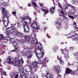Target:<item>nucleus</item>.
I'll return each instance as SVG.
<instances>
[{"label": "nucleus", "mask_w": 78, "mask_h": 78, "mask_svg": "<svg viewBox=\"0 0 78 78\" xmlns=\"http://www.w3.org/2000/svg\"><path fill=\"white\" fill-rule=\"evenodd\" d=\"M19 57H16L15 58V62L14 63L15 65L17 66L19 70V67H22L21 66L23 64V60L22 58H21L19 60Z\"/></svg>", "instance_id": "nucleus-1"}, {"label": "nucleus", "mask_w": 78, "mask_h": 78, "mask_svg": "<svg viewBox=\"0 0 78 78\" xmlns=\"http://www.w3.org/2000/svg\"><path fill=\"white\" fill-rule=\"evenodd\" d=\"M28 67V68H27L25 67H19V71L20 73H24V71H25L26 72H29L31 74V72H33L31 70V68H30V67L28 65H27Z\"/></svg>", "instance_id": "nucleus-2"}, {"label": "nucleus", "mask_w": 78, "mask_h": 78, "mask_svg": "<svg viewBox=\"0 0 78 78\" xmlns=\"http://www.w3.org/2000/svg\"><path fill=\"white\" fill-rule=\"evenodd\" d=\"M36 44V45L35 47V48L36 49L35 50V53H41V51H43L42 47L41 46V44L37 43Z\"/></svg>", "instance_id": "nucleus-3"}, {"label": "nucleus", "mask_w": 78, "mask_h": 78, "mask_svg": "<svg viewBox=\"0 0 78 78\" xmlns=\"http://www.w3.org/2000/svg\"><path fill=\"white\" fill-rule=\"evenodd\" d=\"M22 21L24 23L27 24V23H28L30 24L31 22V19L28 16H24L22 18Z\"/></svg>", "instance_id": "nucleus-4"}, {"label": "nucleus", "mask_w": 78, "mask_h": 78, "mask_svg": "<svg viewBox=\"0 0 78 78\" xmlns=\"http://www.w3.org/2000/svg\"><path fill=\"white\" fill-rule=\"evenodd\" d=\"M9 15V13H8L7 11L5 9V8L2 9V18H5L6 19H8V16Z\"/></svg>", "instance_id": "nucleus-5"}, {"label": "nucleus", "mask_w": 78, "mask_h": 78, "mask_svg": "<svg viewBox=\"0 0 78 78\" xmlns=\"http://www.w3.org/2000/svg\"><path fill=\"white\" fill-rule=\"evenodd\" d=\"M31 27L33 28H34L37 30H38L40 28L39 24L37 22L32 23L31 24Z\"/></svg>", "instance_id": "nucleus-6"}, {"label": "nucleus", "mask_w": 78, "mask_h": 78, "mask_svg": "<svg viewBox=\"0 0 78 78\" xmlns=\"http://www.w3.org/2000/svg\"><path fill=\"white\" fill-rule=\"evenodd\" d=\"M65 73L67 74L71 73V75H76V72L72 71L70 68L66 69Z\"/></svg>", "instance_id": "nucleus-7"}, {"label": "nucleus", "mask_w": 78, "mask_h": 78, "mask_svg": "<svg viewBox=\"0 0 78 78\" xmlns=\"http://www.w3.org/2000/svg\"><path fill=\"white\" fill-rule=\"evenodd\" d=\"M14 32V29L12 27H9L7 30V33L8 34H11Z\"/></svg>", "instance_id": "nucleus-8"}, {"label": "nucleus", "mask_w": 78, "mask_h": 78, "mask_svg": "<svg viewBox=\"0 0 78 78\" xmlns=\"http://www.w3.org/2000/svg\"><path fill=\"white\" fill-rule=\"evenodd\" d=\"M5 62L6 63H10V64H13L14 62V59L12 58H11L10 57H8Z\"/></svg>", "instance_id": "nucleus-9"}, {"label": "nucleus", "mask_w": 78, "mask_h": 78, "mask_svg": "<svg viewBox=\"0 0 78 78\" xmlns=\"http://www.w3.org/2000/svg\"><path fill=\"white\" fill-rule=\"evenodd\" d=\"M40 52H41V54L39 53L40 52H39L38 53H37V52H36L35 53L37 57H38L39 58H43V55H44V52L43 51Z\"/></svg>", "instance_id": "nucleus-10"}, {"label": "nucleus", "mask_w": 78, "mask_h": 78, "mask_svg": "<svg viewBox=\"0 0 78 78\" xmlns=\"http://www.w3.org/2000/svg\"><path fill=\"white\" fill-rule=\"evenodd\" d=\"M8 18L7 19H6L5 18H2V21L3 22L4 25L5 27H7L8 26V24L9 22L7 21L6 20H8Z\"/></svg>", "instance_id": "nucleus-11"}, {"label": "nucleus", "mask_w": 78, "mask_h": 78, "mask_svg": "<svg viewBox=\"0 0 78 78\" xmlns=\"http://www.w3.org/2000/svg\"><path fill=\"white\" fill-rule=\"evenodd\" d=\"M14 39H12V40L11 41V42H9L10 44H11V43H13V45L14 46V47H17V48H19V44H17L16 42H14Z\"/></svg>", "instance_id": "nucleus-12"}, {"label": "nucleus", "mask_w": 78, "mask_h": 78, "mask_svg": "<svg viewBox=\"0 0 78 78\" xmlns=\"http://www.w3.org/2000/svg\"><path fill=\"white\" fill-rule=\"evenodd\" d=\"M33 52L31 51L28 50L26 52V56L27 58H31V56L33 55Z\"/></svg>", "instance_id": "nucleus-13"}, {"label": "nucleus", "mask_w": 78, "mask_h": 78, "mask_svg": "<svg viewBox=\"0 0 78 78\" xmlns=\"http://www.w3.org/2000/svg\"><path fill=\"white\" fill-rule=\"evenodd\" d=\"M62 53L64 54L65 57L66 58H69V55L68 54H67V49H66L62 50Z\"/></svg>", "instance_id": "nucleus-14"}, {"label": "nucleus", "mask_w": 78, "mask_h": 78, "mask_svg": "<svg viewBox=\"0 0 78 78\" xmlns=\"http://www.w3.org/2000/svg\"><path fill=\"white\" fill-rule=\"evenodd\" d=\"M10 75L12 76L11 78H17L19 76V74L17 73L16 74L14 73L13 72H11L10 73Z\"/></svg>", "instance_id": "nucleus-15"}, {"label": "nucleus", "mask_w": 78, "mask_h": 78, "mask_svg": "<svg viewBox=\"0 0 78 78\" xmlns=\"http://www.w3.org/2000/svg\"><path fill=\"white\" fill-rule=\"evenodd\" d=\"M10 75L12 76L11 78H17L19 76V74L17 73L16 74L14 73L13 72H11L10 73Z\"/></svg>", "instance_id": "nucleus-16"}, {"label": "nucleus", "mask_w": 78, "mask_h": 78, "mask_svg": "<svg viewBox=\"0 0 78 78\" xmlns=\"http://www.w3.org/2000/svg\"><path fill=\"white\" fill-rule=\"evenodd\" d=\"M23 28L24 31L26 32V33H28L30 31V28L28 25L26 24H24L23 26Z\"/></svg>", "instance_id": "nucleus-17"}, {"label": "nucleus", "mask_w": 78, "mask_h": 78, "mask_svg": "<svg viewBox=\"0 0 78 78\" xmlns=\"http://www.w3.org/2000/svg\"><path fill=\"white\" fill-rule=\"evenodd\" d=\"M54 69L57 73H60L61 71L59 70V66H57L54 67Z\"/></svg>", "instance_id": "nucleus-18"}, {"label": "nucleus", "mask_w": 78, "mask_h": 78, "mask_svg": "<svg viewBox=\"0 0 78 78\" xmlns=\"http://www.w3.org/2000/svg\"><path fill=\"white\" fill-rule=\"evenodd\" d=\"M56 26L58 28H61L62 27V25L59 22L57 21L56 22Z\"/></svg>", "instance_id": "nucleus-19"}, {"label": "nucleus", "mask_w": 78, "mask_h": 78, "mask_svg": "<svg viewBox=\"0 0 78 78\" xmlns=\"http://www.w3.org/2000/svg\"><path fill=\"white\" fill-rule=\"evenodd\" d=\"M16 36H20V37H22L23 35V34L21 32H19L18 31H17L16 32Z\"/></svg>", "instance_id": "nucleus-20"}, {"label": "nucleus", "mask_w": 78, "mask_h": 78, "mask_svg": "<svg viewBox=\"0 0 78 78\" xmlns=\"http://www.w3.org/2000/svg\"><path fill=\"white\" fill-rule=\"evenodd\" d=\"M40 10H41V11H43V12H44L45 14H47V13H48L49 12V10L48 9L45 10L44 9L41 8L40 9Z\"/></svg>", "instance_id": "nucleus-21"}, {"label": "nucleus", "mask_w": 78, "mask_h": 78, "mask_svg": "<svg viewBox=\"0 0 78 78\" xmlns=\"http://www.w3.org/2000/svg\"><path fill=\"white\" fill-rule=\"evenodd\" d=\"M31 42L33 44H36L37 43V40L36 38H34L32 40Z\"/></svg>", "instance_id": "nucleus-22"}, {"label": "nucleus", "mask_w": 78, "mask_h": 78, "mask_svg": "<svg viewBox=\"0 0 78 78\" xmlns=\"http://www.w3.org/2000/svg\"><path fill=\"white\" fill-rule=\"evenodd\" d=\"M71 37L74 40V39H76V38H78V34H74V35H73Z\"/></svg>", "instance_id": "nucleus-23"}, {"label": "nucleus", "mask_w": 78, "mask_h": 78, "mask_svg": "<svg viewBox=\"0 0 78 78\" xmlns=\"http://www.w3.org/2000/svg\"><path fill=\"white\" fill-rule=\"evenodd\" d=\"M24 73H21V78H28V76L27 75H24L23 74Z\"/></svg>", "instance_id": "nucleus-24"}, {"label": "nucleus", "mask_w": 78, "mask_h": 78, "mask_svg": "<svg viewBox=\"0 0 78 78\" xmlns=\"http://www.w3.org/2000/svg\"><path fill=\"white\" fill-rule=\"evenodd\" d=\"M57 59H58V60H59L60 64H61V65H63V64H64V62L62 61V60H61V58H60L58 56Z\"/></svg>", "instance_id": "nucleus-25"}, {"label": "nucleus", "mask_w": 78, "mask_h": 78, "mask_svg": "<svg viewBox=\"0 0 78 78\" xmlns=\"http://www.w3.org/2000/svg\"><path fill=\"white\" fill-rule=\"evenodd\" d=\"M55 7H52L50 9V11L51 13H53L54 12V11H55Z\"/></svg>", "instance_id": "nucleus-26"}, {"label": "nucleus", "mask_w": 78, "mask_h": 78, "mask_svg": "<svg viewBox=\"0 0 78 78\" xmlns=\"http://www.w3.org/2000/svg\"><path fill=\"white\" fill-rule=\"evenodd\" d=\"M31 75L30 76V78H35L34 76L33 75L34 74V72L33 71H31Z\"/></svg>", "instance_id": "nucleus-27"}, {"label": "nucleus", "mask_w": 78, "mask_h": 78, "mask_svg": "<svg viewBox=\"0 0 78 78\" xmlns=\"http://www.w3.org/2000/svg\"><path fill=\"white\" fill-rule=\"evenodd\" d=\"M46 77V78H53L52 76L50 73H48L47 74Z\"/></svg>", "instance_id": "nucleus-28"}, {"label": "nucleus", "mask_w": 78, "mask_h": 78, "mask_svg": "<svg viewBox=\"0 0 78 78\" xmlns=\"http://www.w3.org/2000/svg\"><path fill=\"white\" fill-rule=\"evenodd\" d=\"M33 67L34 68H36L37 67V63L35 62L33 63Z\"/></svg>", "instance_id": "nucleus-29"}, {"label": "nucleus", "mask_w": 78, "mask_h": 78, "mask_svg": "<svg viewBox=\"0 0 78 78\" xmlns=\"http://www.w3.org/2000/svg\"><path fill=\"white\" fill-rule=\"evenodd\" d=\"M5 37H4V36L3 35L0 34V40H5Z\"/></svg>", "instance_id": "nucleus-30"}, {"label": "nucleus", "mask_w": 78, "mask_h": 78, "mask_svg": "<svg viewBox=\"0 0 78 78\" xmlns=\"http://www.w3.org/2000/svg\"><path fill=\"white\" fill-rule=\"evenodd\" d=\"M48 58L46 57L44 58L43 60V62L45 63L48 62Z\"/></svg>", "instance_id": "nucleus-31"}, {"label": "nucleus", "mask_w": 78, "mask_h": 78, "mask_svg": "<svg viewBox=\"0 0 78 78\" xmlns=\"http://www.w3.org/2000/svg\"><path fill=\"white\" fill-rule=\"evenodd\" d=\"M32 5H34V8H35V7H37V4L36 2H32Z\"/></svg>", "instance_id": "nucleus-32"}, {"label": "nucleus", "mask_w": 78, "mask_h": 78, "mask_svg": "<svg viewBox=\"0 0 78 78\" xmlns=\"http://www.w3.org/2000/svg\"><path fill=\"white\" fill-rule=\"evenodd\" d=\"M5 40L6 41H10V40L11 41V40H12V39H11V38H10V37H5Z\"/></svg>", "instance_id": "nucleus-33"}, {"label": "nucleus", "mask_w": 78, "mask_h": 78, "mask_svg": "<svg viewBox=\"0 0 78 78\" xmlns=\"http://www.w3.org/2000/svg\"><path fill=\"white\" fill-rule=\"evenodd\" d=\"M2 6H6V5H7V4H8V3H6L5 2H3L2 3Z\"/></svg>", "instance_id": "nucleus-34"}, {"label": "nucleus", "mask_w": 78, "mask_h": 78, "mask_svg": "<svg viewBox=\"0 0 78 78\" xmlns=\"http://www.w3.org/2000/svg\"><path fill=\"white\" fill-rule=\"evenodd\" d=\"M2 70H3V69L1 68V72L3 73L4 75H6V72L4 71H3Z\"/></svg>", "instance_id": "nucleus-35"}, {"label": "nucleus", "mask_w": 78, "mask_h": 78, "mask_svg": "<svg viewBox=\"0 0 78 78\" xmlns=\"http://www.w3.org/2000/svg\"><path fill=\"white\" fill-rule=\"evenodd\" d=\"M18 48H19H19H16L15 49V50H13L12 51H13V52H14V51H18Z\"/></svg>", "instance_id": "nucleus-36"}, {"label": "nucleus", "mask_w": 78, "mask_h": 78, "mask_svg": "<svg viewBox=\"0 0 78 78\" xmlns=\"http://www.w3.org/2000/svg\"><path fill=\"white\" fill-rule=\"evenodd\" d=\"M24 38L25 39H26V40H28V39H30V37L28 36H25Z\"/></svg>", "instance_id": "nucleus-37"}, {"label": "nucleus", "mask_w": 78, "mask_h": 78, "mask_svg": "<svg viewBox=\"0 0 78 78\" xmlns=\"http://www.w3.org/2000/svg\"><path fill=\"white\" fill-rule=\"evenodd\" d=\"M70 7H71L72 8H73V10L74 11H76V9L75 8V7H74L72 5H70Z\"/></svg>", "instance_id": "nucleus-38"}, {"label": "nucleus", "mask_w": 78, "mask_h": 78, "mask_svg": "<svg viewBox=\"0 0 78 78\" xmlns=\"http://www.w3.org/2000/svg\"><path fill=\"white\" fill-rule=\"evenodd\" d=\"M68 17H69L70 19H75V18L72 16L68 15Z\"/></svg>", "instance_id": "nucleus-39"}, {"label": "nucleus", "mask_w": 78, "mask_h": 78, "mask_svg": "<svg viewBox=\"0 0 78 78\" xmlns=\"http://www.w3.org/2000/svg\"><path fill=\"white\" fill-rule=\"evenodd\" d=\"M63 8L64 9H65V10H66V9H68V6L67 5H65L64 6Z\"/></svg>", "instance_id": "nucleus-40"}, {"label": "nucleus", "mask_w": 78, "mask_h": 78, "mask_svg": "<svg viewBox=\"0 0 78 78\" xmlns=\"http://www.w3.org/2000/svg\"><path fill=\"white\" fill-rule=\"evenodd\" d=\"M12 14H14V16H16V18H17V17L16 16V12H15V11H13L12 12Z\"/></svg>", "instance_id": "nucleus-41"}, {"label": "nucleus", "mask_w": 78, "mask_h": 78, "mask_svg": "<svg viewBox=\"0 0 78 78\" xmlns=\"http://www.w3.org/2000/svg\"><path fill=\"white\" fill-rule=\"evenodd\" d=\"M64 19L65 20L66 22H67V21H68V19L66 16H64Z\"/></svg>", "instance_id": "nucleus-42"}, {"label": "nucleus", "mask_w": 78, "mask_h": 78, "mask_svg": "<svg viewBox=\"0 0 78 78\" xmlns=\"http://www.w3.org/2000/svg\"><path fill=\"white\" fill-rule=\"evenodd\" d=\"M58 5L59 7H60V8L61 9H62V6H61V4L59 3H58Z\"/></svg>", "instance_id": "nucleus-43"}, {"label": "nucleus", "mask_w": 78, "mask_h": 78, "mask_svg": "<svg viewBox=\"0 0 78 78\" xmlns=\"http://www.w3.org/2000/svg\"><path fill=\"white\" fill-rule=\"evenodd\" d=\"M75 56L77 57V59L78 60V52L76 53L75 54Z\"/></svg>", "instance_id": "nucleus-44"}, {"label": "nucleus", "mask_w": 78, "mask_h": 78, "mask_svg": "<svg viewBox=\"0 0 78 78\" xmlns=\"http://www.w3.org/2000/svg\"><path fill=\"white\" fill-rule=\"evenodd\" d=\"M54 49L55 50H58V47L57 46H55L54 47Z\"/></svg>", "instance_id": "nucleus-45"}, {"label": "nucleus", "mask_w": 78, "mask_h": 78, "mask_svg": "<svg viewBox=\"0 0 78 78\" xmlns=\"http://www.w3.org/2000/svg\"><path fill=\"white\" fill-rule=\"evenodd\" d=\"M38 63L41 64H42V61L39 60L38 61Z\"/></svg>", "instance_id": "nucleus-46"}, {"label": "nucleus", "mask_w": 78, "mask_h": 78, "mask_svg": "<svg viewBox=\"0 0 78 78\" xmlns=\"http://www.w3.org/2000/svg\"><path fill=\"white\" fill-rule=\"evenodd\" d=\"M28 6H31L32 5V4L31 3V2L28 4Z\"/></svg>", "instance_id": "nucleus-47"}, {"label": "nucleus", "mask_w": 78, "mask_h": 78, "mask_svg": "<svg viewBox=\"0 0 78 78\" xmlns=\"http://www.w3.org/2000/svg\"><path fill=\"white\" fill-rule=\"evenodd\" d=\"M16 24H11V25L12 27H14L16 26Z\"/></svg>", "instance_id": "nucleus-48"}, {"label": "nucleus", "mask_w": 78, "mask_h": 78, "mask_svg": "<svg viewBox=\"0 0 78 78\" xmlns=\"http://www.w3.org/2000/svg\"><path fill=\"white\" fill-rule=\"evenodd\" d=\"M73 25H75V26H77V25H76V23L75 22H74L73 23Z\"/></svg>", "instance_id": "nucleus-49"}, {"label": "nucleus", "mask_w": 78, "mask_h": 78, "mask_svg": "<svg viewBox=\"0 0 78 78\" xmlns=\"http://www.w3.org/2000/svg\"><path fill=\"white\" fill-rule=\"evenodd\" d=\"M70 50L72 51L73 50V48L72 47H70L69 48Z\"/></svg>", "instance_id": "nucleus-50"}, {"label": "nucleus", "mask_w": 78, "mask_h": 78, "mask_svg": "<svg viewBox=\"0 0 78 78\" xmlns=\"http://www.w3.org/2000/svg\"><path fill=\"white\" fill-rule=\"evenodd\" d=\"M40 6H43V5H44L43 4L41 3H40Z\"/></svg>", "instance_id": "nucleus-51"}, {"label": "nucleus", "mask_w": 78, "mask_h": 78, "mask_svg": "<svg viewBox=\"0 0 78 78\" xmlns=\"http://www.w3.org/2000/svg\"><path fill=\"white\" fill-rule=\"evenodd\" d=\"M20 23H18L17 24V26L18 27H20Z\"/></svg>", "instance_id": "nucleus-52"}, {"label": "nucleus", "mask_w": 78, "mask_h": 78, "mask_svg": "<svg viewBox=\"0 0 78 78\" xmlns=\"http://www.w3.org/2000/svg\"><path fill=\"white\" fill-rule=\"evenodd\" d=\"M61 13L62 14H64V12H63V11H62L61 10Z\"/></svg>", "instance_id": "nucleus-53"}, {"label": "nucleus", "mask_w": 78, "mask_h": 78, "mask_svg": "<svg viewBox=\"0 0 78 78\" xmlns=\"http://www.w3.org/2000/svg\"><path fill=\"white\" fill-rule=\"evenodd\" d=\"M47 36V37L49 38H51V37H50L48 35Z\"/></svg>", "instance_id": "nucleus-54"}, {"label": "nucleus", "mask_w": 78, "mask_h": 78, "mask_svg": "<svg viewBox=\"0 0 78 78\" xmlns=\"http://www.w3.org/2000/svg\"><path fill=\"white\" fill-rule=\"evenodd\" d=\"M74 28L75 29H77V30L78 29V27H74Z\"/></svg>", "instance_id": "nucleus-55"}, {"label": "nucleus", "mask_w": 78, "mask_h": 78, "mask_svg": "<svg viewBox=\"0 0 78 78\" xmlns=\"http://www.w3.org/2000/svg\"><path fill=\"white\" fill-rule=\"evenodd\" d=\"M66 28H65V29H66V30H67V29H68V27H66Z\"/></svg>", "instance_id": "nucleus-56"}, {"label": "nucleus", "mask_w": 78, "mask_h": 78, "mask_svg": "<svg viewBox=\"0 0 78 78\" xmlns=\"http://www.w3.org/2000/svg\"><path fill=\"white\" fill-rule=\"evenodd\" d=\"M41 12V11H38V12H39V13H40V12Z\"/></svg>", "instance_id": "nucleus-57"}, {"label": "nucleus", "mask_w": 78, "mask_h": 78, "mask_svg": "<svg viewBox=\"0 0 78 78\" xmlns=\"http://www.w3.org/2000/svg\"><path fill=\"white\" fill-rule=\"evenodd\" d=\"M61 44H64V43H63V42H62L61 43Z\"/></svg>", "instance_id": "nucleus-58"}, {"label": "nucleus", "mask_w": 78, "mask_h": 78, "mask_svg": "<svg viewBox=\"0 0 78 78\" xmlns=\"http://www.w3.org/2000/svg\"><path fill=\"white\" fill-rule=\"evenodd\" d=\"M34 14H36V13H35V12H34Z\"/></svg>", "instance_id": "nucleus-59"}, {"label": "nucleus", "mask_w": 78, "mask_h": 78, "mask_svg": "<svg viewBox=\"0 0 78 78\" xmlns=\"http://www.w3.org/2000/svg\"><path fill=\"white\" fill-rule=\"evenodd\" d=\"M73 31V32H74V33H75V31Z\"/></svg>", "instance_id": "nucleus-60"}, {"label": "nucleus", "mask_w": 78, "mask_h": 78, "mask_svg": "<svg viewBox=\"0 0 78 78\" xmlns=\"http://www.w3.org/2000/svg\"><path fill=\"white\" fill-rule=\"evenodd\" d=\"M59 19H60V18H58V20H59Z\"/></svg>", "instance_id": "nucleus-61"}, {"label": "nucleus", "mask_w": 78, "mask_h": 78, "mask_svg": "<svg viewBox=\"0 0 78 78\" xmlns=\"http://www.w3.org/2000/svg\"><path fill=\"white\" fill-rule=\"evenodd\" d=\"M66 1H67V0H64V2H65V1H66Z\"/></svg>", "instance_id": "nucleus-62"}, {"label": "nucleus", "mask_w": 78, "mask_h": 78, "mask_svg": "<svg viewBox=\"0 0 78 78\" xmlns=\"http://www.w3.org/2000/svg\"><path fill=\"white\" fill-rule=\"evenodd\" d=\"M36 71H37V70H36L34 72H36Z\"/></svg>", "instance_id": "nucleus-63"}, {"label": "nucleus", "mask_w": 78, "mask_h": 78, "mask_svg": "<svg viewBox=\"0 0 78 78\" xmlns=\"http://www.w3.org/2000/svg\"><path fill=\"white\" fill-rule=\"evenodd\" d=\"M65 44H67V42H65Z\"/></svg>", "instance_id": "nucleus-64"}]
</instances>
